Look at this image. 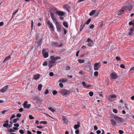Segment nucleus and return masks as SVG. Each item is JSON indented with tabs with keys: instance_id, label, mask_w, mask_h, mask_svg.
<instances>
[{
	"instance_id": "4c0bfd02",
	"label": "nucleus",
	"mask_w": 134,
	"mask_h": 134,
	"mask_svg": "<svg viewBox=\"0 0 134 134\" xmlns=\"http://www.w3.org/2000/svg\"><path fill=\"white\" fill-rule=\"evenodd\" d=\"M94 75L95 76H98V73L97 71H95L94 73Z\"/></svg>"
},
{
	"instance_id": "2f4dec72",
	"label": "nucleus",
	"mask_w": 134,
	"mask_h": 134,
	"mask_svg": "<svg viewBox=\"0 0 134 134\" xmlns=\"http://www.w3.org/2000/svg\"><path fill=\"white\" fill-rule=\"evenodd\" d=\"M127 6L128 7V8L127 9H128L129 10V11H131L132 10V9L133 8L132 6L131 5H129V6H128L127 5Z\"/></svg>"
},
{
	"instance_id": "f8f14e48",
	"label": "nucleus",
	"mask_w": 134,
	"mask_h": 134,
	"mask_svg": "<svg viewBox=\"0 0 134 134\" xmlns=\"http://www.w3.org/2000/svg\"><path fill=\"white\" fill-rule=\"evenodd\" d=\"M46 50V49H43L42 52V54L43 56V57L44 58H47L48 56V53L47 52H44Z\"/></svg>"
},
{
	"instance_id": "13d9d810",
	"label": "nucleus",
	"mask_w": 134,
	"mask_h": 134,
	"mask_svg": "<svg viewBox=\"0 0 134 134\" xmlns=\"http://www.w3.org/2000/svg\"><path fill=\"white\" fill-rule=\"evenodd\" d=\"M14 126L15 127H18L19 126V125L18 123L15 124H14Z\"/></svg>"
},
{
	"instance_id": "393cba45",
	"label": "nucleus",
	"mask_w": 134,
	"mask_h": 134,
	"mask_svg": "<svg viewBox=\"0 0 134 134\" xmlns=\"http://www.w3.org/2000/svg\"><path fill=\"white\" fill-rule=\"evenodd\" d=\"M11 58V57L10 55L8 56L3 61V63H4L7 60H8L10 59Z\"/></svg>"
},
{
	"instance_id": "9b49d317",
	"label": "nucleus",
	"mask_w": 134,
	"mask_h": 134,
	"mask_svg": "<svg viewBox=\"0 0 134 134\" xmlns=\"http://www.w3.org/2000/svg\"><path fill=\"white\" fill-rule=\"evenodd\" d=\"M55 13L58 16H63L65 14V13L62 11H56L55 12Z\"/></svg>"
},
{
	"instance_id": "c9c22d12",
	"label": "nucleus",
	"mask_w": 134,
	"mask_h": 134,
	"mask_svg": "<svg viewBox=\"0 0 134 134\" xmlns=\"http://www.w3.org/2000/svg\"><path fill=\"white\" fill-rule=\"evenodd\" d=\"M10 124L9 125V126L8 127H11L12 125V124H13V122L12 121H10L9 122Z\"/></svg>"
},
{
	"instance_id": "dca6fc26",
	"label": "nucleus",
	"mask_w": 134,
	"mask_h": 134,
	"mask_svg": "<svg viewBox=\"0 0 134 134\" xmlns=\"http://www.w3.org/2000/svg\"><path fill=\"white\" fill-rule=\"evenodd\" d=\"M42 40V39L41 38L38 41H37L35 42V45H36L38 47L41 46V44Z\"/></svg>"
},
{
	"instance_id": "de8ad7c7",
	"label": "nucleus",
	"mask_w": 134,
	"mask_h": 134,
	"mask_svg": "<svg viewBox=\"0 0 134 134\" xmlns=\"http://www.w3.org/2000/svg\"><path fill=\"white\" fill-rule=\"evenodd\" d=\"M49 75L50 76L52 77L54 75V73L52 72H51L49 73Z\"/></svg>"
},
{
	"instance_id": "a211bd4d",
	"label": "nucleus",
	"mask_w": 134,
	"mask_h": 134,
	"mask_svg": "<svg viewBox=\"0 0 134 134\" xmlns=\"http://www.w3.org/2000/svg\"><path fill=\"white\" fill-rule=\"evenodd\" d=\"M55 62L54 61L52 60H50L49 61L48 64V66L49 69H50L52 67L53 64L55 63Z\"/></svg>"
},
{
	"instance_id": "69168bd1",
	"label": "nucleus",
	"mask_w": 134,
	"mask_h": 134,
	"mask_svg": "<svg viewBox=\"0 0 134 134\" xmlns=\"http://www.w3.org/2000/svg\"><path fill=\"white\" fill-rule=\"evenodd\" d=\"M59 86L61 88H62L63 86V84L62 83H60L59 84Z\"/></svg>"
},
{
	"instance_id": "338daca9",
	"label": "nucleus",
	"mask_w": 134,
	"mask_h": 134,
	"mask_svg": "<svg viewBox=\"0 0 134 134\" xmlns=\"http://www.w3.org/2000/svg\"><path fill=\"white\" fill-rule=\"evenodd\" d=\"M42 132L39 131H37V134H41L42 133Z\"/></svg>"
},
{
	"instance_id": "09e8293b",
	"label": "nucleus",
	"mask_w": 134,
	"mask_h": 134,
	"mask_svg": "<svg viewBox=\"0 0 134 134\" xmlns=\"http://www.w3.org/2000/svg\"><path fill=\"white\" fill-rule=\"evenodd\" d=\"M134 21H133V22H132V21H130L129 22V25H132L133 26V24H134Z\"/></svg>"
},
{
	"instance_id": "c03bdc74",
	"label": "nucleus",
	"mask_w": 134,
	"mask_h": 134,
	"mask_svg": "<svg viewBox=\"0 0 134 134\" xmlns=\"http://www.w3.org/2000/svg\"><path fill=\"white\" fill-rule=\"evenodd\" d=\"M29 119L30 120L33 119H34V118L33 116L32 115H30L29 116Z\"/></svg>"
},
{
	"instance_id": "412c9836",
	"label": "nucleus",
	"mask_w": 134,
	"mask_h": 134,
	"mask_svg": "<svg viewBox=\"0 0 134 134\" xmlns=\"http://www.w3.org/2000/svg\"><path fill=\"white\" fill-rule=\"evenodd\" d=\"M9 121L6 120L5 121V123L3 125V126L4 127H6L8 129L10 128V127H8L9 126Z\"/></svg>"
},
{
	"instance_id": "6e6552de",
	"label": "nucleus",
	"mask_w": 134,
	"mask_h": 134,
	"mask_svg": "<svg viewBox=\"0 0 134 134\" xmlns=\"http://www.w3.org/2000/svg\"><path fill=\"white\" fill-rule=\"evenodd\" d=\"M28 102L27 101H25L23 104V105L24 108H29L31 106V105L30 104H27Z\"/></svg>"
},
{
	"instance_id": "4be33fe9",
	"label": "nucleus",
	"mask_w": 134,
	"mask_h": 134,
	"mask_svg": "<svg viewBox=\"0 0 134 134\" xmlns=\"http://www.w3.org/2000/svg\"><path fill=\"white\" fill-rule=\"evenodd\" d=\"M40 75L39 74L35 75L33 76V78L35 80H37L40 78Z\"/></svg>"
},
{
	"instance_id": "bf43d9fd",
	"label": "nucleus",
	"mask_w": 134,
	"mask_h": 134,
	"mask_svg": "<svg viewBox=\"0 0 134 134\" xmlns=\"http://www.w3.org/2000/svg\"><path fill=\"white\" fill-rule=\"evenodd\" d=\"M94 130L95 131H96V130H97L98 127H97V126L96 125H95V126H94Z\"/></svg>"
},
{
	"instance_id": "1a4fd4ad",
	"label": "nucleus",
	"mask_w": 134,
	"mask_h": 134,
	"mask_svg": "<svg viewBox=\"0 0 134 134\" xmlns=\"http://www.w3.org/2000/svg\"><path fill=\"white\" fill-rule=\"evenodd\" d=\"M85 68L88 71H90L91 70V63L90 62H88L86 64Z\"/></svg>"
},
{
	"instance_id": "4d7b16f0",
	"label": "nucleus",
	"mask_w": 134,
	"mask_h": 134,
	"mask_svg": "<svg viewBox=\"0 0 134 134\" xmlns=\"http://www.w3.org/2000/svg\"><path fill=\"white\" fill-rule=\"evenodd\" d=\"M70 69V67L69 66H66L65 69L66 70H69Z\"/></svg>"
},
{
	"instance_id": "f704fd0d",
	"label": "nucleus",
	"mask_w": 134,
	"mask_h": 134,
	"mask_svg": "<svg viewBox=\"0 0 134 134\" xmlns=\"http://www.w3.org/2000/svg\"><path fill=\"white\" fill-rule=\"evenodd\" d=\"M78 61L80 63H82L84 62L85 60L83 59H79Z\"/></svg>"
},
{
	"instance_id": "052dcab7",
	"label": "nucleus",
	"mask_w": 134,
	"mask_h": 134,
	"mask_svg": "<svg viewBox=\"0 0 134 134\" xmlns=\"http://www.w3.org/2000/svg\"><path fill=\"white\" fill-rule=\"evenodd\" d=\"M116 59L117 60H120V57L118 56L116 57Z\"/></svg>"
},
{
	"instance_id": "c756f323",
	"label": "nucleus",
	"mask_w": 134,
	"mask_h": 134,
	"mask_svg": "<svg viewBox=\"0 0 134 134\" xmlns=\"http://www.w3.org/2000/svg\"><path fill=\"white\" fill-rule=\"evenodd\" d=\"M88 46L89 47H92L93 45V41H91V42L88 43L87 44Z\"/></svg>"
},
{
	"instance_id": "f03ea898",
	"label": "nucleus",
	"mask_w": 134,
	"mask_h": 134,
	"mask_svg": "<svg viewBox=\"0 0 134 134\" xmlns=\"http://www.w3.org/2000/svg\"><path fill=\"white\" fill-rule=\"evenodd\" d=\"M128 8V7L127 5L123 6L120 10L119 12L118 13V15L119 16L121 15L123 13L124 10H127Z\"/></svg>"
},
{
	"instance_id": "774afa93",
	"label": "nucleus",
	"mask_w": 134,
	"mask_h": 134,
	"mask_svg": "<svg viewBox=\"0 0 134 134\" xmlns=\"http://www.w3.org/2000/svg\"><path fill=\"white\" fill-rule=\"evenodd\" d=\"M16 116L20 118L21 116V115L20 114H18Z\"/></svg>"
},
{
	"instance_id": "58836bf2",
	"label": "nucleus",
	"mask_w": 134,
	"mask_h": 134,
	"mask_svg": "<svg viewBox=\"0 0 134 134\" xmlns=\"http://www.w3.org/2000/svg\"><path fill=\"white\" fill-rule=\"evenodd\" d=\"M89 94L90 96L92 97L93 96V93L91 91L89 92Z\"/></svg>"
},
{
	"instance_id": "603ef678",
	"label": "nucleus",
	"mask_w": 134,
	"mask_h": 134,
	"mask_svg": "<svg viewBox=\"0 0 134 134\" xmlns=\"http://www.w3.org/2000/svg\"><path fill=\"white\" fill-rule=\"evenodd\" d=\"M119 132L120 134H123L124 133L123 131L121 130H119Z\"/></svg>"
},
{
	"instance_id": "cd10ccee",
	"label": "nucleus",
	"mask_w": 134,
	"mask_h": 134,
	"mask_svg": "<svg viewBox=\"0 0 134 134\" xmlns=\"http://www.w3.org/2000/svg\"><path fill=\"white\" fill-rule=\"evenodd\" d=\"M48 109L53 113L55 111V109L51 107H49Z\"/></svg>"
},
{
	"instance_id": "6e6d98bb",
	"label": "nucleus",
	"mask_w": 134,
	"mask_h": 134,
	"mask_svg": "<svg viewBox=\"0 0 134 134\" xmlns=\"http://www.w3.org/2000/svg\"><path fill=\"white\" fill-rule=\"evenodd\" d=\"M15 116L14 114H13L12 115L11 117L10 118V119L11 120L12 119L15 118Z\"/></svg>"
},
{
	"instance_id": "8fccbe9b",
	"label": "nucleus",
	"mask_w": 134,
	"mask_h": 134,
	"mask_svg": "<svg viewBox=\"0 0 134 134\" xmlns=\"http://www.w3.org/2000/svg\"><path fill=\"white\" fill-rule=\"evenodd\" d=\"M9 131L10 132H15V131L14 130H13V129H10L9 130Z\"/></svg>"
},
{
	"instance_id": "e433bc0d",
	"label": "nucleus",
	"mask_w": 134,
	"mask_h": 134,
	"mask_svg": "<svg viewBox=\"0 0 134 134\" xmlns=\"http://www.w3.org/2000/svg\"><path fill=\"white\" fill-rule=\"evenodd\" d=\"M103 25V23L102 22H100L99 25V27L100 28H102V27Z\"/></svg>"
},
{
	"instance_id": "f3484780",
	"label": "nucleus",
	"mask_w": 134,
	"mask_h": 134,
	"mask_svg": "<svg viewBox=\"0 0 134 134\" xmlns=\"http://www.w3.org/2000/svg\"><path fill=\"white\" fill-rule=\"evenodd\" d=\"M51 59L53 60L56 61L58 59H60V58L59 57H55L54 55L51 56L50 57Z\"/></svg>"
},
{
	"instance_id": "ea45409f",
	"label": "nucleus",
	"mask_w": 134,
	"mask_h": 134,
	"mask_svg": "<svg viewBox=\"0 0 134 134\" xmlns=\"http://www.w3.org/2000/svg\"><path fill=\"white\" fill-rule=\"evenodd\" d=\"M82 84L83 86L84 87L86 88L87 85L85 83V82H82Z\"/></svg>"
},
{
	"instance_id": "0eeeda50",
	"label": "nucleus",
	"mask_w": 134,
	"mask_h": 134,
	"mask_svg": "<svg viewBox=\"0 0 134 134\" xmlns=\"http://www.w3.org/2000/svg\"><path fill=\"white\" fill-rule=\"evenodd\" d=\"M101 66V64L100 63H96L94 65V69L95 70H98Z\"/></svg>"
},
{
	"instance_id": "f257e3e1",
	"label": "nucleus",
	"mask_w": 134,
	"mask_h": 134,
	"mask_svg": "<svg viewBox=\"0 0 134 134\" xmlns=\"http://www.w3.org/2000/svg\"><path fill=\"white\" fill-rule=\"evenodd\" d=\"M59 93L63 96H66L70 94V91L64 89H62L58 91Z\"/></svg>"
},
{
	"instance_id": "20e7f679",
	"label": "nucleus",
	"mask_w": 134,
	"mask_h": 134,
	"mask_svg": "<svg viewBox=\"0 0 134 134\" xmlns=\"http://www.w3.org/2000/svg\"><path fill=\"white\" fill-rule=\"evenodd\" d=\"M111 79H115L118 78L119 76L115 72H112L110 75Z\"/></svg>"
},
{
	"instance_id": "3c124183",
	"label": "nucleus",
	"mask_w": 134,
	"mask_h": 134,
	"mask_svg": "<svg viewBox=\"0 0 134 134\" xmlns=\"http://www.w3.org/2000/svg\"><path fill=\"white\" fill-rule=\"evenodd\" d=\"M76 130L75 131V133L76 134H79V129Z\"/></svg>"
},
{
	"instance_id": "0e129e2a",
	"label": "nucleus",
	"mask_w": 134,
	"mask_h": 134,
	"mask_svg": "<svg viewBox=\"0 0 134 134\" xmlns=\"http://www.w3.org/2000/svg\"><path fill=\"white\" fill-rule=\"evenodd\" d=\"M91 41H92L91 40V39H90V38H88L87 40V42H91Z\"/></svg>"
},
{
	"instance_id": "4468645a",
	"label": "nucleus",
	"mask_w": 134,
	"mask_h": 134,
	"mask_svg": "<svg viewBox=\"0 0 134 134\" xmlns=\"http://www.w3.org/2000/svg\"><path fill=\"white\" fill-rule=\"evenodd\" d=\"M133 27L131 28L129 30V32L128 33V35H133V31L134 29V23L133 25Z\"/></svg>"
},
{
	"instance_id": "7c9ffc66",
	"label": "nucleus",
	"mask_w": 134,
	"mask_h": 134,
	"mask_svg": "<svg viewBox=\"0 0 134 134\" xmlns=\"http://www.w3.org/2000/svg\"><path fill=\"white\" fill-rule=\"evenodd\" d=\"M116 96L115 95H112L110 96V97H109V99H111L113 98H116Z\"/></svg>"
},
{
	"instance_id": "ddd939ff",
	"label": "nucleus",
	"mask_w": 134,
	"mask_h": 134,
	"mask_svg": "<svg viewBox=\"0 0 134 134\" xmlns=\"http://www.w3.org/2000/svg\"><path fill=\"white\" fill-rule=\"evenodd\" d=\"M50 15L52 20L55 23V24L56 22H58L57 21V20L55 18L54 14L52 12L50 13Z\"/></svg>"
},
{
	"instance_id": "e2e57ef3",
	"label": "nucleus",
	"mask_w": 134,
	"mask_h": 134,
	"mask_svg": "<svg viewBox=\"0 0 134 134\" xmlns=\"http://www.w3.org/2000/svg\"><path fill=\"white\" fill-rule=\"evenodd\" d=\"M94 25L93 24H92L90 26V28L91 29H92L94 28Z\"/></svg>"
},
{
	"instance_id": "7ed1b4c3",
	"label": "nucleus",
	"mask_w": 134,
	"mask_h": 134,
	"mask_svg": "<svg viewBox=\"0 0 134 134\" xmlns=\"http://www.w3.org/2000/svg\"><path fill=\"white\" fill-rule=\"evenodd\" d=\"M51 45L54 47H61L63 46L62 43L59 44L58 42H52L51 43Z\"/></svg>"
},
{
	"instance_id": "c85d7f7f",
	"label": "nucleus",
	"mask_w": 134,
	"mask_h": 134,
	"mask_svg": "<svg viewBox=\"0 0 134 134\" xmlns=\"http://www.w3.org/2000/svg\"><path fill=\"white\" fill-rule=\"evenodd\" d=\"M42 86V84H39L38 86V89L39 91H40L41 90V88Z\"/></svg>"
},
{
	"instance_id": "aec40b11",
	"label": "nucleus",
	"mask_w": 134,
	"mask_h": 134,
	"mask_svg": "<svg viewBox=\"0 0 134 134\" xmlns=\"http://www.w3.org/2000/svg\"><path fill=\"white\" fill-rule=\"evenodd\" d=\"M80 124L79 122H77V124L75 125L74 126V128L75 130L79 129L80 126Z\"/></svg>"
},
{
	"instance_id": "680f3d73",
	"label": "nucleus",
	"mask_w": 134,
	"mask_h": 134,
	"mask_svg": "<svg viewBox=\"0 0 134 134\" xmlns=\"http://www.w3.org/2000/svg\"><path fill=\"white\" fill-rule=\"evenodd\" d=\"M120 67L121 68H125V66L124 65L122 64H121L120 65Z\"/></svg>"
},
{
	"instance_id": "423d86ee",
	"label": "nucleus",
	"mask_w": 134,
	"mask_h": 134,
	"mask_svg": "<svg viewBox=\"0 0 134 134\" xmlns=\"http://www.w3.org/2000/svg\"><path fill=\"white\" fill-rule=\"evenodd\" d=\"M114 118L116 120L118 121V123H121L123 122L122 118L120 117L117 116H115L114 117Z\"/></svg>"
},
{
	"instance_id": "72a5a7b5",
	"label": "nucleus",
	"mask_w": 134,
	"mask_h": 134,
	"mask_svg": "<svg viewBox=\"0 0 134 134\" xmlns=\"http://www.w3.org/2000/svg\"><path fill=\"white\" fill-rule=\"evenodd\" d=\"M91 19H88L85 23V24H88L91 21Z\"/></svg>"
},
{
	"instance_id": "a19ab883",
	"label": "nucleus",
	"mask_w": 134,
	"mask_h": 134,
	"mask_svg": "<svg viewBox=\"0 0 134 134\" xmlns=\"http://www.w3.org/2000/svg\"><path fill=\"white\" fill-rule=\"evenodd\" d=\"M40 123L44 124H47V122L46 121H41L40 122Z\"/></svg>"
},
{
	"instance_id": "a878e982",
	"label": "nucleus",
	"mask_w": 134,
	"mask_h": 134,
	"mask_svg": "<svg viewBox=\"0 0 134 134\" xmlns=\"http://www.w3.org/2000/svg\"><path fill=\"white\" fill-rule=\"evenodd\" d=\"M96 10H92L89 14L90 16H91L93 15L95 13Z\"/></svg>"
},
{
	"instance_id": "37998d69",
	"label": "nucleus",
	"mask_w": 134,
	"mask_h": 134,
	"mask_svg": "<svg viewBox=\"0 0 134 134\" xmlns=\"http://www.w3.org/2000/svg\"><path fill=\"white\" fill-rule=\"evenodd\" d=\"M113 112L115 113L116 114L118 113V110L116 109H114L113 110Z\"/></svg>"
},
{
	"instance_id": "9d476101",
	"label": "nucleus",
	"mask_w": 134,
	"mask_h": 134,
	"mask_svg": "<svg viewBox=\"0 0 134 134\" xmlns=\"http://www.w3.org/2000/svg\"><path fill=\"white\" fill-rule=\"evenodd\" d=\"M47 24L49 25V27L52 30L54 31V25L49 20L47 21Z\"/></svg>"
},
{
	"instance_id": "2eb2a0df",
	"label": "nucleus",
	"mask_w": 134,
	"mask_h": 134,
	"mask_svg": "<svg viewBox=\"0 0 134 134\" xmlns=\"http://www.w3.org/2000/svg\"><path fill=\"white\" fill-rule=\"evenodd\" d=\"M55 25L57 30L58 31H61V27L60 25L58 22L56 23Z\"/></svg>"
},
{
	"instance_id": "49530a36",
	"label": "nucleus",
	"mask_w": 134,
	"mask_h": 134,
	"mask_svg": "<svg viewBox=\"0 0 134 134\" xmlns=\"http://www.w3.org/2000/svg\"><path fill=\"white\" fill-rule=\"evenodd\" d=\"M52 93L54 95H55V94H57V92L56 90H54L53 91Z\"/></svg>"
},
{
	"instance_id": "864d4df0",
	"label": "nucleus",
	"mask_w": 134,
	"mask_h": 134,
	"mask_svg": "<svg viewBox=\"0 0 134 134\" xmlns=\"http://www.w3.org/2000/svg\"><path fill=\"white\" fill-rule=\"evenodd\" d=\"M49 90H48L47 89L45 91L44 94L45 95H47L48 93Z\"/></svg>"
},
{
	"instance_id": "a18cd8bd",
	"label": "nucleus",
	"mask_w": 134,
	"mask_h": 134,
	"mask_svg": "<svg viewBox=\"0 0 134 134\" xmlns=\"http://www.w3.org/2000/svg\"><path fill=\"white\" fill-rule=\"evenodd\" d=\"M8 111V110H3L1 111V113L2 114H4L5 112H7Z\"/></svg>"
},
{
	"instance_id": "79ce46f5",
	"label": "nucleus",
	"mask_w": 134,
	"mask_h": 134,
	"mask_svg": "<svg viewBox=\"0 0 134 134\" xmlns=\"http://www.w3.org/2000/svg\"><path fill=\"white\" fill-rule=\"evenodd\" d=\"M47 65V61L44 62L43 64V65L44 66H46Z\"/></svg>"
},
{
	"instance_id": "39448f33",
	"label": "nucleus",
	"mask_w": 134,
	"mask_h": 134,
	"mask_svg": "<svg viewBox=\"0 0 134 134\" xmlns=\"http://www.w3.org/2000/svg\"><path fill=\"white\" fill-rule=\"evenodd\" d=\"M9 86L8 85H6L3 87L0 90V92L1 93H4L6 92L9 88Z\"/></svg>"
},
{
	"instance_id": "5fc2aeb1",
	"label": "nucleus",
	"mask_w": 134,
	"mask_h": 134,
	"mask_svg": "<svg viewBox=\"0 0 134 134\" xmlns=\"http://www.w3.org/2000/svg\"><path fill=\"white\" fill-rule=\"evenodd\" d=\"M19 132L21 134H23L24 133V131L22 130H20L19 131Z\"/></svg>"
},
{
	"instance_id": "bb28decb",
	"label": "nucleus",
	"mask_w": 134,
	"mask_h": 134,
	"mask_svg": "<svg viewBox=\"0 0 134 134\" xmlns=\"http://www.w3.org/2000/svg\"><path fill=\"white\" fill-rule=\"evenodd\" d=\"M62 119H63V120L64 121V123H68V120L67 119H66V118L65 117L63 116Z\"/></svg>"
},
{
	"instance_id": "b1692460",
	"label": "nucleus",
	"mask_w": 134,
	"mask_h": 134,
	"mask_svg": "<svg viewBox=\"0 0 134 134\" xmlns=\"http://www.w3.org/2000/svg\"><path fill=\"white\" fill-rule=\"evenodd\" d=\"M110 121L112 125L115 126L116 125V122L113 119H111L110 120Z\"/></svg>"
},
{
	"instance_id": "6ab92c4d",
	"label": "nucleus",
	"mask_w": 134,
	"mask_h": 134,
	"mask_svg": "<svg viewBox=\"0 0 134 134\" xmlns=\"http://www.w3.org/2000/svg\"><path fill=\"white\" fill-rule=\"evenodd\" d=\"M67 81L68 80L67 79L63 78L60 79L58 81V82L61 83H64Z\"/></svg>"
},
{
	"instance_id": "5701e85b",
	"label": "nucleus",
	"mask_w": 134,
	"mask_h": 134,
	"mask_svg": "<svg viewBox=\"0 0 134 134\" xmlns=\"http://www.w3.org/2000/svg\"><path fill=\"white\" fill-rule=\"evenodd\" d=\"M64 9H65L68 12H70V7L68 5H65L64 6Z\"/></svg>"
},
{
	"instance_id": "473e14b6",
	"label": "nucleus",
	"mask_w": 134,
	"mask_h": 134,
	"mask_svg": "<svg viewBox=\"0 0 134 134\" xmlns=\"http://www.w3.org/2000/svg\"><path fill=\"white\" fill-rule=\"evenodd\" d=\"M63 25L66 27H68V24L66 22H64L63 23Z\"/></svg>"
}]
</instances>
